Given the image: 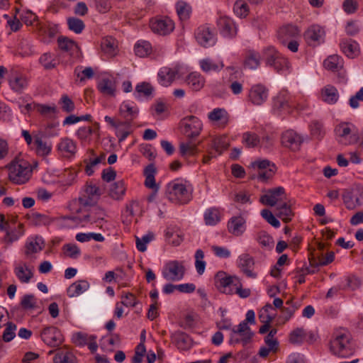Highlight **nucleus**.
I'll use <instances>...</instances> for the list:
<instances>
[{
	"instance_id": "1",
	"label": "nucleus",
	"mask_w": 363,
	"mask_h": 363,
	"mask_svg": "<svg viewBox=\"0 0 363 363\" xmlns=\"http://www.w3.org/2000/svg\"><path fill=\"white\" fill-rule=\"evenodd\" d=\"M329 349L333 355L340 358L351 356L354 348L350 333L345 329L334 331L330 340Z\"/></svg>"
},
{
	"instance_id": "2",
	"label": "nucleus",
	"mask_w": 363,
	"mask_h": 363,
	"mask_svg": "<svg viewBox=\"0 0 363 363\" xmlns=\"http://www.w3.org/2000/svg\"><path fill=\"white\" fill-rule=\"evenodd\" d=\"M215 284L223 293L236 294L240 298H245L250 296V289L242 288L240 279L235 276H229L224 272H218L215 277Z\"/></svg>"
},
{
	"instance_id": "3",
	"label": "nucleus",
	"mask_w": 363,
	"mask_h": 363,
	"mask_svg": "<svg viewBox=\"0 0 363 363\" xmlns=\"http://www.w3.org/2000/svg\"><path fill=\"white\" fill-rule=\"evenodd\" d=\"M167 199L175 203H186L191 199V189L186 181L174 179L167 184L165 191Z\"/></svg>"
},
{
	"instance_id": "4",
	"label": "nucleus",
	"mask_w": 363,
	"mask_h": 363,
	"mask_svg": "<svg viewBox=\"0 0 363 363\" xmlns=\"http://www.w3.org/2000/svg\"><path fill=\"white\" fill-rule=\"evenodd\" d=\"M32 172L33 167L28 162H13L9 167V179L15 184H23L30 179Z\"/></svg>"
},
{
	"instance_id": "5",
	"label": "nucleus",
	"mask_w": 363,
	"mask_h": 363,
	"mask_svg": "<svg viewBox=\"0 0 363 363\" xmlns=\"http://www.w3.org/2000/svg\"><path fill=\"white\" fill-rule=\"evenodd\" d=\"M337 142L343 145L356 144L359 140L357 127L350 122H341L334 129Z\"/></svg>"
},
{
	"instance_id": "6",
	"label": "nucleus",
	"mask_w": 363,
	"mask_h": 363,
	"mask_svg": "<svg viewBox=\"0 0 363 363\" xmlns=\"http://www.w3.org/2000/svg\"><path fill=\"white\" fill-rule=\"evenodd\" d=\"M267 65L272 67L277 72L286 73L289 70V60L278 52L274 48L269 47L264 50Z\"/></svg>"
},
{
	"instance_id": "7",
	"label": "nucleus",
	"mask_w": 363,
	"mask_h": 363,
	"mask_svg": "<svg viewBox=\"0 0 363 363\" xmlns=\"http://www.w3.org/2000/svg\"><path fill=\"white\" fill-rule=\"evenodd\" d=\"M162 274L167 281H180L185 274V267L182 262L169 261L164 266Z\"/></svg>"
},
{
	"instance_id": "8",
	"label": "nucleus",
	"mask_w": 363,
	"mask_h": 363,
	"mask_svg": "<svg viewBox=\"0 0 363 363\" xmlns=\"http://www.w3.org/2000/svg\"><path fill=\"white\" fill-rule=\"evenodd\" d=\"M202 126L201 120L194 116L185 117L180 123L182 132L189 138L199 136L202 130Z\"/></svg>"
},
{
	"instance_id": "9",
	"label": "nucleus",
	"mask_w": 363,
	"mask_h": 363,
	"mask_svg": "<svg viewBox=\"0 0 363 363\" xmlns=\"http://www.w3.org/2000/svg\"><path fill=\"white\" fill-rule=\"evenodd\" d=\"M6 79L10 89L16 94H22L28 86V78L16 69H11Z\"/></svg>"
},
{
	"instance_id": "10",
	"label": "nucleus",
	"mask_w": 363,
	"mask_h": 363,
	"mask_svg": "<svg viewBox=\"0 0 363 363\" xmlns=\"http://www.w3.org/2000/svg\"><path fill=\"white\" fill-rule=\"evenodd\" d=\"M286 200L285 189L282 186L270 189L261 196L259 201L266 206H275Z\"/></svg>"
},
{
	"instance_id": "11",
	"label": "nucleus",
	"mask_w": 363,
	"mask_h": 363,
	"mask_svg": "<svg viewBox=\"0 0 363 363\" xmlns=\"http://www.w3.org/2000/svg\"><path fill=\"white\" fill-rule=\"evenodd\" d=\"M41 340L48 346L58 347L63 342V336L60 330L54 326H48L40 332Z\"/></svg>"
},
{
	"instance_id": "12",
	"label": "nucleus",
	"mask_w": 363,
	"mask_h": 363,
	"mask_svg": "<svg viewBox=\"0 0 363 363\" xmlns=\"http://www.w3.org/2000/svg\"><path fill=\"white\" fill-rule=\"evenodd\" d=\"M238 267L247 277L257 278V272L255 271V259L249 254L243 253L238 257Z\"/></svg>"
},
{
	"instance_id": "13",
	"label": "nucleus",
	"mask_w": 363,
	"mask_h": 363,
	"mask_svg": "<svg viewBox=\"0 0 363 363\" xmlns=\"http://www.w3.org/2000/svg\"><path fill=\"white\" fill-rule=\"evenodd\" d=\"M269 89L262 84H257L251 86L248 92V100L253 105L260 106L268 99Z\"/></svg>"
},
{
	"instance_id": "14",
	"label": "nucleus",
	"mask_w": 363,
	"mask_h": 363,
	"mask_svg": "<svg viewBox=\"0 0 363 363\" xmlns=\"http://www.w3.org/2000/svg\"><path fill=\"white\" fill-rule=\"evenodd\" d=\"M72 340L77 346L83 347L86 345L91 353L96 352L98 349L96 336L94 335L77 332L72 335Z\"/></svg>"
},
{
	"instance_id": "15",
	"label": "nucleus",
	"mask_w": 363,
	"mask_h": 363,
	"mask_svg": "<svg viewBox=\"0 0 363 363\" xmlns=\"http://www.w3.org/2000/svg\"><path fill=\"white\" fill-rule=\"evenodd\" d=\"M196 41L203 47L213 45L216 42L215 33L208 25L199 26L195 31Z\"/></svg>"
},
{
	"instance_id": "16",
	"label": "nucleus",
	"mask_w": 363,
	"mask_h": 363,
	"mask_svg": "<svg viewBox=\"0 0 363 363\" xmlns=\"http://www.w3.org/2000/svg\"><path fill=\"white\" fill-rule=\"evenodd\" d=\"M217 26L220 34L224 37L233 38L237 34L238 28L234 21L228 16H220L217 20Z\"/></svg>"
},
{
	"instance_id": "17",
	"label": "nucleus",
	"mask_w": 363,
	"mask_h": 363,
	"mask_svg": "<svg viewBox=\"0 0 363 363\" xmlns=\"http://www.w3.org/2000/svg\"><path fill=\"white\" fill-rule=\"evenodd\" d=\"M302 143V137L292 130H286L281 135L282 145L293 151L298 150Z\"/></svg>"
},
{
	"instance_id": "18",
	"label": "nucleus",
	"mask_w": 363,
	"mask_h": 363,
	"mask_svg": "<svg viewBox=\"0 0 363 363\" xmlns=\"http://www.w3.org/2000/svg\"><path fill=\"white\" fill-rule=\"evenodd\" d=\"M150 28L154 33L165 35L174 30V23L170 18H164L152 21L150 22Z\"/></svg>"
},
{
	"instance_id": "19",
	"label": "nucleus",
	"mask_w": 363,
	"mask_h": 363,
	"mask_svg": "<svg viewBox=\"0 0 363 363\" xmlns=\"http://www.w3.org/2000/svg\"><path fill=\"white\" fill-rule=\"evenodd\" d=\"M31 149L35 151L37 155L46 157L52 150V144L50 142L43 138L42 136L36 135L33 136V144Z\"/></svg>"
},
{
	"instance_id": "20",
	"label": "nucleus",
	"mask_w": 363,
	"mask_h": 363,
	"mask_svg": "<svg viewBox=\"0 0 363 363\" xmlns=\"http://www.w3.org/2000/svg\"><path fill=\"white\" fill-rule=\"evenodd\" d=\"M325 31L317 25L311 26L304 34L307 43L310 45H315L324 40Z\"/></svg>"
},
{
	"instance_id": "21",
	"label": "nucleus",
	"mask_w": 363,
	"mask_h": 363,
	"mask_svg": "<svg viewBox=\"0 0 363 363\" xmlns=\"http://www.w3.org/2000/svg\"><path fill=\"white\" fill-rule=\"evenodd\" d=\"M300 35V30L294 25H286L279 28L278 39L282 45H286L289 40L296 38Z\"/></svg>"
},
{
	"instance_id": "22",
	"label": "nucleus",
	"mask_w": 363,
	"mask_h": 363,
	"mask_svg": "<svg viewBox=\"0 0 363 363\" xmlns=\"http://www.w3.org/2000/svg\"><path fill=\"white\" fill-rule=\"evenodd\" d=\"M119 113L121 116L125 120L124 125L128 126L138 116V108L136 106L129 102L124 101L120 106Z\"/></svg>"
},
{
	"instance_id": "23",
	"label": "nucleus",
	"mask_w": 363,
	"mask_h": 363,
	"mask_svg": "<svg viewBox=\"0 0 363 363\" xmlns=\"http://www.w3.org/2000/svg\"><path fill=\"white\" fill-rule=\"evenodd\" d=\"M178 73L177 67H164L161 68L158 72L159 83L163 86H169L174 81Z\"/></svg>"
},
{
	"instance_id": "24",
	"label": "nucleus",
	"mask_w": 363,
	"mask_h": 363,
	"mask_svg": "<svg viewBox=\"0 0 363 363\" xmlns=\"http://www.w3.org/2000/svg\"><path fill=\"white\" fill-rule=\"evenodd\" d=\"M104 211L98 208L94 207L89 213L84 215L83 218H80L82 222L89 223L91 224L96 223V226L100 228L103 226L104 222Z\"/></svg>"
},
{
	"instance_id": "25",
	"label": "nucleus",
	"mask_w": 363,
	"mask_h": 363,
	"mask_svg": "<svg viewBox=\"0 0 363 363\" xmlns=\"http://www.w3.org/2000/svg\"><path fill=\"white\" fill-rule=\"evenodd\" d=\"M57 150L62 157L69 158L75 155L77 145L72 139L63 138L57 144Z\"/></svg>"
},
{
	"instance_id": "26",
	"label": "nucleus",
	"mask_w": 363,
	"mask_h": 363,
	"mask_svg": "<svg viewBox=\"0 0 363 363\" xmlns=\"http://www.w3.org/2000/svg\"><path fill=\"white\" fill-rule=\"evenodd\" d=\"M98 89L104 95L115 96L116 93V82L112 77H104L98 83Z\"/></svg>"
},
{
	"instance_id": "27",
	"label": "nucleus",
	"mask_w": 363,
	"mask_h": 363,
	"mask_svg": "<svg viewBox=\"0 0 363 363\" xmlns=\"http://www.w3.org/2000/svg\"><path fill=\"white\" fill-rule=\"evenodd\" d=\"M208 118L211 121L216 122L220 128L225 127L229 122V114L224 108H214L208 113Z\"/></svg>"
},
{
	"instance_id": "28",
	"label": "nucleus",
	"mask_w": 363,
	"mask_h": 363,
	"mask_svg": "<svg viewBox=\"0 0 363 363\" xmlns=\"http://www.w3.org/2000/svg\"><path fill=\"white\" fill-rule=\"evenodd\" d=\"M342 199L346 208L353 210L362 204L361 199L363 200V191L360 193L347 191L343 194Z\"/></svg>"
},
{
	"instance_id": "29",
	"label": "nucleus",
	"mask_w": 363,
	"mask_h": 363,
	"mask_svg": "<svg viewBox=\"0 0 363 363\" xmlns=\"http://www.w3.org/2000/svg\"><path fill=\"white\" fill-rule=\"evenodd\" d=\"M245 220L242 216H235L230 219L228 223L229 233L235 235H241L245 230Z\"/></svg>"
},
{
	"instance_id": "30",
	"label": "nucleus",
	"mask_w": 363,
	"mask_h": 363,
	"mask_svg": "<svg viewBox=\"0 0 363 363\" xmlns=\"http://www.w3.org/2000/svg\"><path fill=\"white\" fill-rule=\"evenodd\" d=\"M14 273L22 283H28L33 277V269L24 262L19 263L15 267Z\"/></svg>"
},
{
	"instance_id": "31",
	"label": "nucleus",
	"mask_w": 363,
	"mask_h": 363,
	"mask_svg": "<svg viewBox=\"0 0 363 363\" xmlns=\"http://www.w3.org/2000/svg\"><path fill=\"white\" fill-rule=\"evenodd\" d=\"M90 284L85 279L78 280L72 283L67 290V296L70 298L76 297L86 291Z\"/></svg>"
},
{
	"instance_id": "32",
	"label": "nucleus",
	"mask_w": 363,
	"mask_h": 363,
	"mask_svg": "<svg viewBox=\"0 0 363 363\" xmlns=\"http://www.w3.org/2000/svg\"><path fill=\"white\" fill-rule=\"evenodd\" d=\"M186 83L193 91H197L201 89L206 82L205 78L197 72H191L186 77Z\"/></svg>"
},
{
	"instance_id": "33",
	"label": "nucleus",
	"mask_w": 363,
	"mask_h": 363,
	"mask_svg": "<svg viewBox=\"0 0 363 363\" xmlns=\"http://www.w3.org/2000/svg\"><path fill=\"white\" fill-rule=\"evenodd\" d=\"M57 45L61 51L67 52L70 55H74L79 50L77 44L74 40L65 36H60L57 38Z\"/></svg>"
},
{
	"instance_id": "34",
	"label": "nucleus",
	"mask_w": 363,
	"mask_h": 363,
	"mask_svg": "<svg viewBox=\"0 0 363 363\" xmlns=\"http://www.w3.org/2000/svg\"><path fill=\"white\" fill-rule=\"evenodd\" d=\"M321 99L327 104H335L339 99V93L337 89L333 85H326L321 89Z\"/></svg>"
},
{
	"instance_id": "35",
	"label": "nucleus",
	"mask_w": 363,
	"mask_h": 363,
	"mask_svg": "<svg viewBox=\"0 0 363 363\" xmlns=\"http://www.w3.org/2000/svg\"><path fill=\"white\" fill-rule=\"evenodd\" d=\"M117 41L111 36H106L101 40V48L108 57H113L117 52Z\"/></svg>"
},
{
	"instance_id": "36",
	"label": "nucleus",
	"mask_w": 363,
	"mask_h": 363,
	"mask_svg": "<svg viewBox=\"0 0 363 363\" xmlns=\"http://www.w3.org/2000/svg\"><path fill=\"white\" fill-rule=\"evenodd\" d=\"M261 56L259 53L257 51L249 50L245 54L244 67L247 69H255L259 66Z\"/></svg>"
},
{
	"instance_id": "37",
	"label": "nucleus",
	"mask_w": 363,
	"mask_h": 363,
	"mask_svg": "<svg viewBox=\"0 0 363 363\" xmlns=\"http://www.w3.org/2000/svg\"><path fill=\"white\" fill-rule=\"evenodd\" d=\"M274 106L282 111L289 112L294 103L287 93H280L274 99Z\"/></svg>"
},
{
	"instance_id": "38",
	"label": "nucleus",
	"mask_w": 363,
	"mask_h": 363,
	"mask_svg": "<svg viewBox=\"0 0 363 363\" xmlns=\"http://www.w3.org/2000/svg\"><path fill=\"white\" fill-rule=\"evenodd\" d=\"M156 173V169L154 164H150L146 167L144 170L145 176V185L149 189H152L156 193L158 191V186L155 183V175Z\"/></svg>"
},
{
	"instance_id": "39",
	"label": "nucleus",
	"mask_w": 363,
	"mask_h": 363,
	"mask_svg": "<svg viewBox=\"0 0 363 363\" xmlns=\"http://www.w3.org/2000/svg\"><path fill=\"white\" fill-rule=\"evenodd\" d=\"M340 45L342 51L349 57H354L359 53V45L352 39L342 40Z\"/></svg>"
},
{
	"instance_id": "40",
	"label": "nucleus",
	"mask_w": 363,
	"mask_h": 363,
	"mask_svg": "<svg viewBox=\"0 0 363 363\" xmlns=\"http://www.w3.org/2000/svg\"><path fill=\"white\" fill-rule=\"evenodd\" d=\"M233 332L239 334L242 337L241 341L244 345L250 342L254 335L247 323L244 320L238 325L237 329H233Z\"/></svg>"
},
{
	"instance_id": "41",
	"label": "nucleus",
	"mask_w": 363,
	"mask_h": 363,
	"mask_svg": "<svg viewBox=\"0 0 363 363\" xmlns=\"http://www.w3.org/2000/svg\"><path fill=\"white\" fill-rule=\"evenodd\" d=\"M39 62L44 69H52L59 64V60L55 54L52 52H45L40 56Z\"/></svg>"
},
{
	"instance_id": "42",
	"label": "nucleus",
	"mask_w": 363,
	"mask_h": 363,
	"mask_svg": "<svg viewBox=\"0 0 363 363\" xmlns=\"http://www.w3.org/2000/svg\"><path fill=\"white\" fill-rule=\"evenodd\" d=\"M54 363H77L76 356L67 350H59L53 358Z\"/></svg>"
},
{
	"instance_id": "43",
	"label": "nucleus",
	"mask_w": 363,
	"mask_h": 363,
	"mask_svg": "<svg viewBox=\"0 0 363 363\" xmlns=\"http://www.w3.org/2000/svg\"><path fill=\"white\" fill-rule=\"evenodd\" d=\"M126 188L123 181H118L111 185L108 191L109 196L115 200H121L125 195Z\"/></svg>"
},
{
	"instance_id": "44",
	"label": "nucleus",
	"mask_w": 363,
	"mask_h": 363,
	"mask_svg": "<svg viewBox=\"0 0 363 363\" xmlns=\"http://www.w3.org/2000/svg\"><path fill=\"white\" fill-rule=\"evenodd\" d=\"M323 65L328 70L337 72L343 67L342 59L337 55H330L324 60Z\"/></svg>"
},
{
	"instance_id": "45",
	"label": "nucleus",
	"mask_w": 363,
	"mask_h": 363,
	"mask_svg": "<svg viewBox=\"0 0 363 363\" xmlns=\"http://www.w3.org/2000/svg\"><path fill=\"white\" fill-rule=\"evenodd\" d=\"M221 217L220 211L217 208H208L203 215L205 223L208 225H215L220 222Z\"/></svg>"
},
{
	"instance_id": "46",
	"label": "nucleus",
	"mask_w": 363,
	"mask_h": 363,
	"mask_svg": "<svg viewBox=\"0 0 363 363\" xmlns=\"http://www.w3.org/2000/svg\"><path fill=\"white\" fill-rule=\"evenodd\" d=\"M202 71L206 73L211 72H218L223 69L224 65L222 62H216L210 58L203 59L199 62Z\"/></svg>"
},
{
	"instance_id": "47",
	"label": "nucleus",
	"mask_w": 363,
	"mask_h": 363,
	"mask_svg": "<svg viewBox=\"0 0 363 363\" xmlns=\"http://www.w3.org/2000/svg\"><path fill=\"white\" fill-rule=\"evenodd\" d=\"M172 339L180 350H186L190 346L189 336L183 332L176 331L172 335Z\"/></svg>"
},
{
	"instance_id": "48",
	"label": "nucleus",
	"mask_w": 363,
	"mask_h": 363,
	"mask_svg": "<svg viewBox=\"0 0 363 363\" xmlns=\"http://www.w3.org/2000/svg\"><path fill=\"white\" fill-rule=\"evenodd\" d=\"M276 210L277 216L284 222L288 223L291 220L294 213L291 206L286 201L282 202L280 206H277Z\"/></svg>"
},
{
	"instance_id": "49",
	"label": "nucleus",
	"mask_w": 363,
	"mask_h": 363,
	"mask_svg": "<svg viewBox=\"0 0 363 363\" xmlns=\"http://www.w3.org/2000/svg\"><path fill=\"white\" fill-rule=\"evenodd\" d=\"M134 50L136 55L145 57L152 52V48L148 41L140 40L135 44Z\"/></svg>"
},
{
	"instance_id": "50",
	"label": "nucleus",
	"mask_w": 363,
	"mask_h": 363,
	"mask_svg": "<svg viewBox=\"0 0 363 363\" xmlns=\"http://www.w3.org/2000/svg\"><path fill=\"white\" fill-rule=\"evenodd\" d=\"M306 333L303 328L293 330L289 335V341L292 345H301L304 341Z\"/></svg>"
},
{
	"instance_id": "51",
	"label": "nucleus",
	"mask_w": 363,
	"mask_h": 363,
	"mask_svg": "<svg viewBox=\"0 0 363 363\" xmlns=\"http://www.w3.org/2000/svg\"><path fill=\"white\" fill-rule=\"evenodd\" d=\"M44 246V242L40 238H35L28 241L26 246V254L27 255L37 253L42 250Z\"/></svg>"
},
{
	"instance_id": "52",
	"label": "nucleus",
	"mask_w": 363,
	"mask_h": 363,
	"mask_svg": "<svg viewBox=\"0 0 363 363\" xmlns=\"http://www.w3.org/2000/svg\"><path fill=\"white\" fill-rule=\"evenodd\" d=\"M23 234V225L19 224L17 230H12L11 228L9 229L6 232V235L4 238V241L10 245L12 242L18 240V238Z\"/></svg>"
},
{
	"instance_id": "53",
	"label": "nucleus",
	"mask_w": 363,
	"mask_h": 363,
	"mask_svg": "<svg viewBox=\"0 0 363 363\" xmlns=\"http://www.w3.org/2000/svg\"><path fill=\"white\" fill-rule=\"evenodd\" d=\"M68 28L77 34L82 33L85 28L84 21L76 17H69L67 20Z\"/></svg>"
},
{
	"instance_id": "54",
	"label": "nucleus",
	"mask_w": 363,
	"mask_h": 363,
	"mask_svg": "<svg viewBox=\"0 0 363 363\" xmlns=\"http://www.w3.org/2000/svg\"><path fill=\"white\" fill-rule=\"evenodd\" d=\"M228 145L227 138L225 136H220L213 140L211 148L220 155L223 150L228 148Z\"/></svg>"
},
{
	"instance_id": "55",
	"label": "nucleus",
	"mask_w": 363,
	"mask_h": 363,
	"mask_svg": "<svg viewBox=\"0 0 363 363\" xmlns=\"http://www.w3.org/2000/svg\"><path fill=\"white\" fill-rule=\"evenodd\" d=\"M179 151L182 156L195 155L198 152L197 145L191 141L182 143L179 145Z\"/></svg>"
},
{
	"instance_id": "56",
	"label": "nucleus",
	"mask_w": 363,
	"mask_h": 363,
	"mask_svg": "<svg viewBox=\"0 0 363 363\" xmlns=\"http://www.w3.org/2000/svg\"><path fill=\"white\" fill-rule=\"evenodd\" d=\"M311 134L318 140H320L325 135L323 124L320 121H313L310 124Z\"/></svg>"
},
{
	"instance_id": "57",
	"label": "nucleus",
	"mask_w": 363,
	"mask_h": 363,
	"mask_svg": "<svg viewBox=\"0 0 363 363\" xmlns=\"http://www.w3.org/2000/svg\"><path fill=\"white\" fill-rule=\"evenodd\" d=\"M260 142L259 136L252 132H246L242 135V143L247 147H255L259 145Z\"/></svg>"
},
{
	"instance_id": "58",
	"label": "nucleus",
	"mask_w": 363,
	"mask_h": 363,
	"mask_svg": "<svg viewBox=\"0 0 363 363\" xmlns=\"http://www.w3.org/2000/svg\"><path fill=\"white\" fill-rule=\"evenodd\" d=\"M233 10L235 13L240 18L246 17L249 13L248 5L243 0L236 1L233 6Z\"/></svg>"
},
{
	"instance_id": "59",
	"label": "nucleus",
	"mask_w": 363,
	"mask_h": 363,
	"mask_svg": "<svg viewBox=\"0 0 363 363\" xmlns=\"http://www.w3.org/2000/svg\"><path fill=\"white\" fill-rule=\"evenodd\" d=\"M204 253L201 250H197L195 253V267L199 274H203L206 268V262L203 260Z\"/></svg>"
},
{
	"instance_id": "60",
	"label": "nucleus",
	"mask_w": 363,
	"mask_h": 363,
	"mask_svg": "<svg viewBox=\"0 0 363 363\" xmlns=\"http://www.w3.org/2000/svg\"><path fill=\"white\" fill-rule=\"evenodd\" d=\"M20 304L25 310H32L37 307V300L34 295L26 294L23 296Z\"/></svg>"
},
{
	"instance_id": "61",
	"label": "nucleus",
	"mask_w": 363,
	"mask_h": 363,
	"mask_svg": "<svg viewBox=\"0 0 363 363\" xmlns=\"http://www.w3.org/2000/svg\"><path fill=\"white\" fill-rule=\"evenodd\" d=\"M154 239V234L149 233L141 238H136V247L140 252H145L147 250V244Z\"/></svg>"
},
{
	"instance_id": "62",
	"label": "nucleus",
	"mask_w": 363,
	"mask_h": 363,
	"mask_svg": "<svg viewBox=\"0 0 363 363\" xmlns=\"http://www.w3.org/2000/svg\"><path fill=\"white\" fill-rule=\"evenodd\" d=\"M130 125L125 126L124 122H120L119 125L116 129V135L118 138L119 143L125 140V138L130 134Z\"/></svg>"
},
{
	"instance_id": "63",
	"label": "nucleus",
	"mask_w": 363,
	"mask_h": 363,
	"mask_svg": "<svg viewBox=\"0 0 363 363\" xmlns=\"http://www.w3.org/2000/svg\"><path fill=\"white\" fill-rule=\"evenodd\" d=\"M176 6L177 14L181 20H186L189 17L190 7L186 3L178 2Z\"/></svg>"
},
{
	"instance_id": "64",
	"label": "nucleus",
	"mask_w": 363,
	"mask_h": 363,
	"mask_svg": "<svg viewBox=\"0 0 363 363\" xmlns=\"http://www.w3.org/2000/svg\"><path fill=\"white\" fill-rule=\"evenodd\" d=\"M63 111L70 113L75 108L73 101L67 95L62 96L60 101Z\"/></svg>"
}]
</instances>
